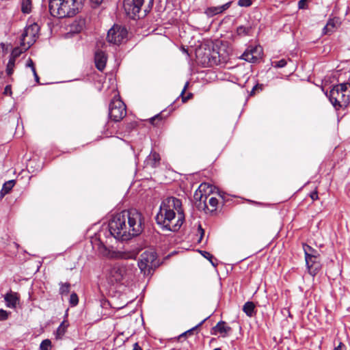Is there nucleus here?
Listing matches in <instances>:
<instances>
[{"label":"nucleus","instance_id":"f257e3e1","mask_svg":"<svg viewBox=\"0 0 350 350\" xmlns=\"http://www.w3.org/2000/svg\"><path fill=\"white\" fill-rule=\"evenodd\" d=\"M107 232L116 240L126 241L140 235L145 228V218L136 209L124 210L113 216Z\"/></svg>","mask_w":350,"mask_h":350},{"label":"nucleus","instance_id":"f03ea898","mask_svg":"<svg viewBox=\"0 0 350 350\" xmlns=\"http://www.w3.org/2000/svg\"><path fill=\"white\" fill-rule=\"evenodd\" d=\"M49 6L53 17H72L82 8L83 0H50Z\"/></svg>","mask_w":350,"mask_h":350},{"label":"nucleus","instance_id":"7ed1b4c3","mask_svg":"<svg viewBox=\"0 0 350 350\" xmlns=\"http://www.w3.org/2000/svg\"><path fill=\"white\" fill-rule=\"evenodd\" d=\"M155 220L163 230L177 232L185 221V215L178 213V215H177L172 209H168L161 204L159 211L155 217Z\"/></svg>","mask_w":350,"mask_h":350},{"label":"nucleus","instance_id":"20e7f679","mask_svg":"<svg viewBox=\"0 0 350 350\" xmlns=\"http://www.w3.org/2000/svg\"><path fill=\"white\" fill-rule=\"evenodd\" d=\"M325 95L336 110L345 108L350 103V83L334 85Z\"/></svg>","mask_w":350,"mask_h":350},{"label":"nucleus","instance_id":"39448f33","mask_svg":"<svg viewBox=\"0 0 350 350\" xmlns=\"http://www.w3.org/2000/svg\"><path fill=\"white\" fill-rule=\"evenodd\" d=\"M153 4L154 0H124L123 6L126 15L136 20L146 16Z\"/></svg>","mask_w":350,"mask_h":350},{"label":"nucleus","instance_id":"423d86ee","mask_svg":"<svg viewBox=\"0 0 350 350\" xmlns=\"http://www.w3.org/2000/svg\"><path fill=\"white\" fill-rule=\"evenodd\" d=\"M157 253L154 251H145L141 255L138 261V267L144 275H151L157 267Z\"/></svg>","mask_w":350,"mask_h":350},{"label":"nucleus","instance_id":"0eeeda50","mask_svg":"<svg viewBox=\"0 0 350 350\" xmlns=\"http://www.w3.org/2000/svg\"><path fill=\"white\" fill-rule=\"evenodd\" d=\"M126 115V107L120 98H113L109 106V116L114 122H120Z\"/></svg>","mask_w":350,"mask_h":350},{"label":"nucleus","instance_id":"6e6552de","mask_svg":"<svg viewBox=\"0 0 350 350\" xmlns=\"http://www.w3.org/2000/svg\"><path fill=\"white\" fill-rule=\"evenodd\" d=\"M40 31L39 25L33 23V24L27 27L21 37V45L28 49L36 41Z\"/></svg>","mask_w":350,"mask_h":350},{"label":"nucleus","instance_id":"1a4fd4ad","mask_svg":"<svg viewBox=\"0 0 350 350\" xmlns=\"http://www.w3.org/2000/svg\"><path fill=\"white\" fill-rule=\"evenodd\" d=\"M127 36V30L125 27L114 25L109 31L107 40L114 44H120Z\"/></svg>","mask_w":350,"mask_h":350},{"label":"nucleus","instance_id":"9d476101","mask_svg":"<svg viewBox=\"0 0 350 350\" xmlns=\"http://www.w3.org/2000/svg\"><path fill=\"white\" fill-rule=\"evenodd\" d=\"M262 53V49L260 46L250 45L241 55V58L248 62L256 63L261 59Z\"/></svg>","mask_w":350,"mask_h":350},{"label":"nucleus","instance_id":"9b49d317","mask_svg":"<svg viewBox=\"0 0 350 350\" xmlns=\"http://www.w3.org/2000/svg\"><path fill=\"white\" fill-rule=\"evenodd\" d=\"M125 273V267L119 263H116L109 269L107 277L111 283H118L123 280Z\"/></svg>","mask_w":350,"mask_h":350},{"label":"nucleus","instance_id":"f8f14e48","mask_svg":"<svg viewBox=\"0 0 350 350\" xmlns=\"http://www.w3.org/2000/svg\"><path fill=\"white\" fill-rule=\"evenodd\" d=\"M305 260L308 273L313 277L315 276L321 269L320 257L317 256H312V258L306 257Z\"/></svg>","mask_w":350,"mask_h":350},{"label":"nucleus","instance_id":"ddd939ff","mask_svg":"<svg viewBox=\"0 0 350 350\" xmlns=\"http://www.w3.org/2000/svg\"><path fill=\"white\" fill-rule=\"evenodd\" d=\"M161 204L164 207L168 209H172L174 212L176 211L177 215H178V213H184L182 208L181 200L175 197H168L164 200Z\"/></svg>","mask_w":350,"mask_h":350},{"label":"nucleus","instance_id":"4468645a","mask_svg":"<svg viewBox=\"0 0 350 350\" xmlns=\"http://www.w3.org/2000/svg\"><path fill=\"white\" fill-rule=\"evenodd\" d=\"M94 62L96 68L100 71H103L106 66V54L102 51H97L94 55Z\"/></svg>","mask_w":350,"mask_h":350},{"label":"nucleus","instance_id":"2eb2a0df","mask_svg":"<svg viewBox=\"0 0 350 350\" xmlns=\"http://www.w3.org/2000/svg\"><path fill=\"white\" fill-rule=\"evenodd\" d=\"M212 334H216V332H219L220 334H224L223 336H226L230 332L232 331V328L230 326L226 325V323L223 321H220L217 323V325L213 327Z\"/></svg>","mask_w":350,"mask_h":350},{"label":"nucleus","instance_id":"dca6fc26","mask_svg":"<svg viewBox=\"0 0 350 350\" xmlns=\"http://www.w3.org/2000/svg\"><path fill=\"white\" fill-rule=\"evenodd\" d=\"M4 299L7 307L10 308H15L18 301L16 293L10 292L4 295Z\"/></svg>","mask_w":350,"mask_h":350},{"label":"nucleus","instance_id":"f3484780","mask_svg":"<svg viewBox=\"0 0 350 350\" xmlns=\"http://www.w3.org/2000/svg\"><path fill=\"white\" fill-rule=\"evenodd\" d=\"M161 157L159 153L152 151L147 158V163L152 167H156L159 165Z\"/></svg>","mask_w":350,"mask_h":350},{"label":"nucleus","instance_id":"a211bd4d","mask_svg":"<svg viewBox=\"0 0 350 350\" xmlns=\"http://www.w3.org/2000/svg\"><path fill=\"white\" fill-rule=\"evenodd\" d=\"M207 59L210 66H217L221 63L219 53L215 51L211 52L207 55Z\"/></svg>","mask_w":350,"mask_h":350},{"label":"nucleus","instance_id":"6ab92c4d","mask_svg":"<svg viewBox=\"0 0 350 350\" xmlns=\"http://www.w3.org/2000/svg\"><path fill=\"white\" fill-rule=\"evenodd\" d=\"M69 324L67 322V321L64 320L61 324L57 327L56 332H55V338L57 339H61L65 334L67 327H68Z\"/></svg>","mask_w":350,"mask_h":350},{"label":"nucleus","instance_id":"aec40b11","mask_svg":"<svg viewBox=\"0 0 350 350\" xmlns=\"http://www.w3.org/2000/svg\"><path fill=\"white\" fill-rule=\"evenodd\" d=\"M15 185V180H10L5 182L2 187V189L0 191L1 198H3L6 194H8L13 188Z\"/></svg>","mask_w":350,"mask_h":350},{"label":"nucleus","instance_id":"412c9836","mask_svg":"<svg viewBox=\"0 0 350 350\" xmlns=\"http://www.w3.org/2000/svg\"><path fill=\"white\" fill-rule=\"evenodd\" d=\"M303 249L304 251L305 258L306 257L312 258V256H317L318 257H320L319 252L317 250L312 248L311 246L308 245L306 243L303 244Z\"/></svg>","mask_w":350,"mask_h":350},{"label":"nucleus","instance_id":"4be33fe9","mask_svg":"<svg viewBox=\"0 0 350 350\" xmlns=\"http://www.w3.org/2000/svg\"><path fill=\"white\" fill-rule=\"evenodd\" d=\"M243 311L247 316L252 317L255 314V305L252 301H247L243 307Z\"/></svg>","mask_w":350,"mask_h":350},{"label":"nucleus","instance_id":"5701e85b","mask_svg":"<svg viewBox=\"0 0 350 350\" xmlns=\"http://www.w3.org/2000/svg\"><path fill=\"white\" fill-rule=\"evenodd\" d=\"M85 27V20L80 19L79 21H75L71 25V29L72 31L76 33L81 32Z\"/></svg>","mask_w":350,"mask_h":350},{"label":"nucleus","instance_id":"b1692460","mask_svg":"<svg viewBox=\"0 0 350 350\" xmlns=\"http://www.w3.org/2000/svg\"><path fill=\"white\" fill-rule=\"evenodd\" d=\"M210 317H207L206 318H205L204 320H202L200 323H199L197 325L194 326L193 327L189 329V330L183 332V334H181L180 335L178 336V339L180 340L181 338L183 337H185L187 335H191V334H193V332L196 330L197 329H198L200 327H201L202 325V324L209 318Z\"/></svg>","mask_w":350,"mask_h":350},{"label":"nucleus","instance_id":"393cba45","mask_svg":"<svg viewBox=\"0 0 350 350\" xmlns=\"http://www.w3.org/2000/svg\"><path fill=\"white\" fill-rule=\"evenodd\" d=\"M21 11L24 14H29L31 11V0H22L21 2Z\"/></svg>","mask_w":350,"mask_h":350},{"label":"nucleus","instance_id":"a878e982","mask_svg":"<svg viewBox=\"0 0 350 350\" xmlns=\"http://www.w3.org/2000/svg\"><path fill=\"white\" fill-rule=\"evenodd\" d=\"M252 27L250 26L245 27L240 25L237 28V33L239 36H245L249 35Z\"/></svg>","mask_w":350,"mask_h":350},{"label":"nucleus","instance_id":"bb28decb","mask_svg":"<svg viewBox=\"0 0 350 350\" xmlns=\"http://www.w3.org/2000/svg\"><path fill=\"white\" fill-rule=\"evenodd\" d=\"M201 254L206 259H208L213 267H217V260L215 259L213 256L206 251H200Z\"/></svg>","mask_w":350,"mask_h":350},{"label":"nucleus","instance_id":"cd10ccee","mask_svg":"<svg viewBox=\"0 0 350 350\" xmlns=\"http://www.w3.org/2000/svg\"><path fill=\"white\" fill-rule=\"evenodd\" d=\"M204 13L208 16V17H212L216 14H220V8H219V6H217V7H210V8H208Z\"/></svg>","mask_w":350,"mask_h":350},{"label":"nucleus","instance_id":"c85d7f7f","mask_svg":"<svg viewBox=\"0 0 350 350\" xmlns=\"http://www.w3.org/2000/svg\"><path fill=\"white\" fill-rule=\"evenodd\" d=\"M264 85L262 83H257L252 89L249 93L250 96H254L257 94H259L263 90Z\"/></svg>","mask_w":350,"mask_h":350},{"label":"nucleus","instance_id":"c756f323","mask_svg":"<svg viewBox=\"0 0 350 350\" xmlns=\"http://www.w3.org/2000/svg\"><path fill=\"white\" fill-rule=\"evenodd\" d=\"M59 285V294L62 295L68 294V293L70 292V284L68 282H60Z\"/></svg>","mask_w":350,"mask_h":350},{"label":"nucleus","instance_id":"7c9ffc66","mask_svg":"<svg viewBox=\"0 0 350 350\" xmlns=\"http://www.w3.org/2000/svg\"><path fill=\"white\" fill-rule=\"evenodd\" d=\"M15 66V61L13 59H10L6 66V73L8 76H10L14 72V68Z\"/></svg>","mask_w":350,"mask_h":350},{"label":"nucleus","instance_id":"2f4dec72","mask_svg":"<svg viewBox=\"0 0 350 350\" xmlns=\"http://www.w3.org/2000/svg\"><path fill=\"white\" fill-rule=\"evenodd\" d=\"M137 126V122L135 121L126 122L125 123V131L130 133Z\"/></svg>","mask_w":350,"mask_h":350},{"label":"nucleus","instance_id":"473e14b6","mask_svg":"<svg viewBox=\"0 0 350 350\" xmlns=\"http://www.w3.org/2000/svg\"><path fill=\"white\" fill-rule=\"evenodd\" d=\"M208 204L212 207V208L210 209V211L211 212H214L217 209V204H218V200L216 198H215V197H211L208 200Z\"/></svg>","mask_w":350,"mask_h":350},{"label":"nucleus","instance_id":"72a5a7b5","mask_svg":"<svg viewBox=\"0 0 350 350\" xmlns=\"http://www.w3.org/2000/svg\"><path fill=\"white\" fill-rule=\"evenodd\" d=\"M51 347V341L49 339H45L42 341L40 345V350H49Z\"/></svg>","mask_w":350,"mask_h":350},{"label":"nucleus","instance_id":"f704fd0d","mask_svg":"<svg viewBox=\"0 0 350 350\" xmlns=\"http://www.w3.org/2000/svg\"><path fill=\"white\" fill-rule=\"evenodd\" d=\"M21 53H22V51L18 47L14 48L12 51L11 55L10 57V59H13V60L16 61V59L20 56Z\"/></svg>","mask_w":350,"mask_h":350},{"label":"nucleus","instance_id":"c9c22d12","mask_svg":"<svg viewBox=\"0 0 350 350\" xmlns=\"http://www.w3.org/2000/svg\"><path fill=\"white\" fill-rule=\"evenodd\" d=\"M69 303L71 306H75L79 303V298L75 293H72L70 296Z\"/></svg>","mask_w":350,"mask_h":350},{"label":"nucleus","instance_id":"e433bc0d","mask_svg":"<svg viewBox=\"0 0 350 350\" xmlns=\"http://www.w3.org/2000/svg\"><path fill=\"white\" fill-rule=\"evenodd\" d=\"M10 314V312H8L3 309H0V321H6Z\"/></svg>","mask_w":350,"mask_h":350},{"label":"nucleus","instance_id":"4c0bfd02","mask_svg":"<svg viewBox=\"0 0 350 350\" xmlns=\"http://www.w3.org/2000/svg\"><path fill=\"white\" fill-rule=\"evenodd\" d=\"M187 85H188V82L186 83V84L184 86V88L183 89L181 93H180V96H182V100L183 103H185L186 101L188 100V99H189L191 96H192V94H189V95L187 96H184L183 94L187 88Z\"/></svg>","mask_w":350,"mask_h":350},{"label":"nucleus","instance_id":"58836bf2","mask_svg":"<svg viewBox=\"0 0 350 350\" xmlns=\"http://www.w3.org/2000/svg\"><path fill=\"white\" fill-rule=\"evenodd\" d=\"M273 64V66L275 68H283L286 65L287 62L286 59H282L279 61L274 62Z\"/></svg>","mask_w":350,"mask_h":350},{"label":"nucleus","instance_id":"ea45409f","mask_svg":"<svg viewBox=\"0 0 350 350\" xmlns=\"http://www.w3.org/2000/svg\"><path fill=\"white\" fill-rule=\"evenodd\" d=\"M252 4V0H239L238 5L241 7H250Z\"/></svg>","mask_w":350,"mask_h":350},{"label":"nucleus","instance_id":"a19ab883","mask_svg":"<svg viewBox=\"0 0 350 350\" xmlns=\"http://www.w3.org/2000/svg\"><path fill=\"white\" fill-rule=\"evenodd\" d=\"M161 119H162L161 114L159 113V114L154 116V117L151 118L150 119V122L153 125H156V124H157V122H155L161 121Z\"/></svg>","mask_w":350,"mask_h":350},{"label":"nucleus","instance_id":"79ce46f5","mask_svg":"<svg viewBox=\"0 0 350 350\" xmlns=\"http://www.w3.org/2000/svg\"><path fill=\"white\" fill-rule=\"evenodd\" d=\"M308 1V0H299L298 2L299 9H307L308 7L307 3Z\"/></svg>","mask_w":350,"mask_h":350},{"label":"nucleus","instance_id":"37998d69","mask_svg":"<svg viewBox=\"0 0 350 350\" xmlns=\"http://www.w3.org/2000/svg\"><path fill=\"white\" fill-rule=\"evenodd\" d=\"M336 21L335 19H329L327 23V25L332 29V31H334V28L336 27Z\"/></svg>","mask_w":350,"mask_h":350},{"label":"nucleus","instance_id":"c03bdc74","mask_svg":"<svg viewBox=\"0 0 350 350\" xmlns=\"http://www.w3.org/2000/svg\"><path fill=\"white\" fill-rule=\"evenodd\" d=\"M12 87L10 85H7L4 89L3 94L5 96H11L12 95Z\"/></svg>","mask_w":350,"mask_h":350},{"label":"nucleus","instance_id":"a18cd8bd","mask_svg":"<svg viewBox=\"0 0 350 350\" xmlns=\"http://www.w3.org/2000/svg\"><path fill=\"white\" fill-rule=\"evenodd\" d=\"M198 232L200 234V239L198 240V243H200L202 239V238H203V237H204V230L202 228L201 224L198 225Z\"/></svg>","mask_w":350,"mask_h":350},{"label":"nucleus","instance_id":"49530a36","mask_svg":"<svg viewBox=\"0 0 350 350\" xmlns=\"http://www.w3.org/2000/svg\"><path fill=\"white\" fill-rule=\"evenodd\" d=\"M26 66H27V67H29V68H31V71H33V68H35L34 63H33V62L32 59H31V58H29V59H28V60H27V63H26Z\"/></svg>","mask_w":350,"mask_h":350},{"label":"nucleus","instance_id":"de8ad7c7","mask_svg":"<svg viewBox=\"0 0 350 350\" xmlns=\"http://www.w3.org/2000/svg\"><path fill=\"white\" fill-rule=\"evenodd\" d=\"M103 0H90L92 6L96 8L101 4Z\"/></svg>","mask_w":350,"mask_h":350},{"label":"nucleus","instance_id":"09e8293b","mask_svg":"<svg viewBox=\"0 0 350 350\" xmlns=\"http://www.w3.org/2000/svg\"><path fill=\"white\" fill-rule=\"evenodd\" d=\"M334 350H346V347L342 342H340L338 346L334 347Z\"/></svg>","mask_w":350,"mask_h":350},{"label":"nucleus","instance_id":"8fccbe9b","mask_svg":"<svg viewBox=\"0 0 350 350\" xmlns=\"http://www.w3.org/2000/svg\"><path fill=\"white\" fill-rule=\"evenodd\" d=\"M230 3H226L222 5L219 6L220 8V12L222 13L225 10H226L230 7Z\"/></svg>","mask_w":350,"mask_h":350},{"label":"nucleus","instance_id":"3c124183","mask_svg":"<svg viewBox=\"0 0 350 350\" xmlns=\"http://www.w3.org/2000/svg\"><path fill=\"white\" fill-rule=\"evenodd\" d=\"M331 33H332V29L326 25L323 29V33L330 34Z\"/></svg>","mask_w":350,"mask_h":350},{"label":"nucleus","instance_id":"603ef678","mask_svg":"<svg viewBox=\"0 0 350 350\" xmlns=\"http://www.w3.org/2000/svg\"><path fill=\"white\" fill-rule=\"evenodd\" d=\"M310 198L312 200H316L319 198L318 192L317 191H313L310 195Z\"/></svg>","mask_w":350,"mask_h":350},{"label":"nucleus","instance_id":"864d4df0","mask_svg":"<svg viewBox=\"0 0 350 350\" xmlns=\"http://www.w3.org/2000/svg\"><path fill=\"white\" fill-rule=\"evenodd\" d=\"M33 74V76H34V78H35V80L37 83H39V81H40V78L37 74V72H36V68H33V71H32Z\"/></svg>","mask_w":350,"mask_h":350},{"label":"nucleus","instance_id":"5fc2aeb1","mask_svg":"<svg viewBox=\"0 0 350 350\" xmlns=\"http://www.w3.org/2000/svg\"><path fill=\"white\" fill-rule=\"evenodd\" d=\"M133 350H142V347L138 345L137 342H135L133 345Z\"/></svg>","mask_w":350,"mask_h":350},{"label":"nucleus","instance_id":"6e6d98bb","mask_svg":"<svg viewBox=\"0 0 350 350\" xmlns=\"http://www.w3.org/2000/svg\"><path fill=\"white\" fill-rule=\"evenodd\" d=\"M205 208H207L208 210H209L206 202H204V209H205Z\"/></svg>","mask_w":350,"mask_h":350},{"label":"nucleus","instance_id":"4d7b16f0","mask_svg":"<svg viewBox=\"0 0 350 350\" xmlns=\"http://www.w3.org/2000/svg\"><path fill=\"white\" fill-rule=\"evenodd\" d=\"M213 350H221V349L220 348H215Z\"/></svg>","mask_w":350,"mask_h":350},{"label":"nucleus","instance_id":"13d9d810","mask_svg":"<svg viewBox=\"0 0 350 350\" xmlns=\"http://www.w3.org/2000/svg\"><path fill=\"white\" fill-rule=\"evenodd\" d=\"M202 197H203V195H202V194H201V195H200V200L202 198Z\"/></svg>","mask_w":350,"mask_h":350},{"label":"nucleus","instance_id":"bf43d9fd","mask_svg":"<svg viewBox=\"0 0 350 350\" xmlns=\"http://www.w3.org/2000/svg\"><path fill=\"white\" fill-rule=\"evenodd\" d=\"M197 196H198V193H195V198H197Z\"/></svg>","mask_w":350,"mask_h":350}]
</instances>
